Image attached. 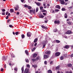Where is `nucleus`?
Here are the masks:
<instances>
[{
  "label": "nucleus",
  "instance_id": "obj_36",
  "mask_svg": "<svg viewBox=\"0 0 73 73\" xmlns=\"http://www.w3.org/2000/svg\"><path fill=\"white\" fill-rule=\"evenodd\" d=\"M60 68V66H58L56 68V69H58Z\"/></svg>",
  "mask_w": 73,
  "mask_h": 73
},
{
  "label": "nucleus",
  "instance_id": "obj_61",
  "mask_svg": "<svg viewBox=\"0 0 73 73\" xmlns=\"http://www.w3.org/2000/svg\"><path fill=\"white\" fill-rule=\"evenodd\" d=\"M14 70H16V71H17V69L16 68H15L14 69Z\"/></svg>",
  "mask_w": 73,
  "mask_h": 73
},
{
  "label": "nucleus",
  "instance_id": "obj_8",
  "mask_svg": "<svg viewBox=\"0 0 73 73\" xmlns=\"http://www.w3.org/2000/svg\"><path fill=\"white\" fill-rule=\"evenodd\" d=\"M49 57V56L48 55H44V58H48V57Z\"/></svg>",
  "mask_w": 73,
  "mask_h": 73
},
{
  "label": "nucleus",
  "instance_id": "obj_17",
  "mask_svg": "<svg viewBox=\"0 0 73 73\" xmlns=\"http://www.w3.org/2000/svg\"><path fill=\"white\" fill-rule=\"evenodd\" d=\"M60 2L61 3V4H64V3H64V0H62L61 1H60Z\"/></svg>",
  "mask_w": 73,
  "mask_h": 73
},
{
  "label": "nucleus",
  "instance_id": "obj_47",
  "mask_svg": "<svg viewBox=\"0 0 73 73\" xmlns=\"http://www.w3.org/2000/svg\"><path fill=\"white\" fill-rule=\"evenodd\" d=\"M44 63L45 65H46L47 64V62H46V61H45Z\"/></svg>",
  "mask_w": 73,
  "mask_h": 73
},
{
  "label": "nucleus",
  "instance_id": "obj_9",
  "mask_svg": "<svg viewBox=\"0 0 73 73\" xmlns=\"http://www.w3.org/2000/svg\"><path fill=\"white\" fill-rule=\"evenodd\" d=\"M30 13H35V11L33 10H30Z\"/></svg>",
  "mask_w": 73,
  "mask_h": 73
},
{
  "label": "nucleus",
  "instance_id": "obj_35",
  "mask_svg": "<svg viewBox=\"0 0 73 73\" xmlns=\"http://www.w3.org/2000/svg\"><path fill=\"white\" fill-rule=\"evenodd\" d=\"M40 10H42L43 9V7H40Z\"/></svg>",
  "mask_w": 73,
  "mask_h": 73
},
{
  "label": "nucleus",
  "instance_id": "obj_29",
  "mask_svg": "<svg viewBox=\"0 0 73 73\" xmlns=\"http://www.w3.org/2000/svg\"><path fill=\"white\" fill-rule=\"evenodd\" d=\"M56 42L57 43H60V40H56Z\"/></svg>",
  "mask_w": 73,
  "mask_h": 73
},
{
  "label": "nucleus",
  "instance_id": "obj_31",
  "mask_svg": "<svg viewBox=\"0 0 73 73\" xmlns=\"http://www.w3.org/2000/svg\"><path fill=\"white\" fill-rule=\"evenodd\" d=\"M22 38H24L25 36H24V35H21Z\"/></svg>",
  "mask_w": 73,
  "mask_h": 73
},
{
  "label": "nucleus",
  "instance_id": "obj_20",
  "mask_svg": "<svg viewBox=\"0 0 73 73\" xmlns=\"http://www.w3.org/2000/svg\"><path fill=\"white\" fill-rule=\"evenodd\" d=\"M65 48L66 49H68V48H69V46L68 45H66V46H65Z\"/></svg>",
  "mask_w": 73,
  "mask_h": 73
},
{
  "label": "nucleus",
  "instance_id": "obj_34",
  "mask_svg": "<svg viewBox=\"0 0 73 73\" xmlns=\"http://www.w3.org/2000/svg\"><path fill=\"white\" fill-rule=\"evenodd\" d=\"M25 52L28 55V51L26 50L25 51Z\"/></svg>",
  "mask_w": 73,
  "mask_h": 73
},
{
  "label": "nucleus",
  "instance_id": "obj_46",
  "mask_svg": "<svg viewBox=\"0 0 73 73\" xmlns=\"http://www.w3.org/2000/svg\"><path fill=\"white\" fill-rule=\"evenodd\" d=\"M38 59H39V57H37L36 58V60H38Z\"/></svg>",
  "mask_w": 73,
  "mask_h": 73
},
{
  "label": "nucleus",
  "instance_id": "obj_14",
  "mask_svg": "<svg viewBox=\"0 0 73 73\" xmlns=\"http://www.w3.org/2000/svg\"><path fill=\"white\" fill-rule=\"evenodd\" d=\"M37 56V54H34L33 55V57L34 58H35V57H36V56Z\"/></svg>",
  "mask_w": 73,
  "mask_h": 73
},
{
  "label": "nucleus",
  "instance_id": "obj_28",
  "mask_svg": "<svg viewBox=\"0 0 73 73\" xmlns=\"http://www.w3.org/2000/svg\"><path fill=\"white\" fill-rule=\"evenodd\" d=\"M54 32H57V29H55L54 30Z\"/></svg>",
  "mask_w": 73,
  "mask_h": 73
},
{
  "label": "nucleus",
  "instance_id": "obj_13",
  "mask_svg": "<svg viewBox=\"0 0 73 73\" xmlns=\"http://www.w3.org/2000/svg\"><path fill=\"white\" fill-rule=\"evenodd\" d=\"M41 27L42 28H43V29H47V27H45L43 25Z\"/></svg>",
  "mask_w": 73,
  "mask_h": 73
},
{
  "label": "nucleus",
  "instance_id": "obj_2",
  "mask_svg": "<svg viewBox=\"0 0 73 73\" xmlns=\"http://www.w3.org/2000/svg\"><path fill=\"white\" fill-rule=\"evenodd\" d=\"M71 33H73V32H72V31L70 30H69L66 32V34L68 35H70Z\"/></svg>",
  "mask_w": 73,
  "mask_h": 73
},
{
  "label": "nucleus",
  "instance_id": "obj_19",
  "mask_svg": "<svg viewBox=\"0 0 73 73\" xmlns=\"http://www.w3.org/2000/svg\"><path fill=\"white\" fill-rule=\"evenodd\" d=\"M19 9V6H17V8H16V7H15V11H17L18 10V9Z\"/></svg>",
  "mask_w": 73,
  "mask_h": 73
},
{
  "label": "nucleus",
  "instance_id": "obj_21",
  "mask_svg": "<svg viewBox=\"0 0 73 73\" xmlns=\"http://www.w3.org/2000/svg\"><path fill=\"white\" fill-rule=\"evenodd\" d=\"M60 59L61 60H64V56H61L60 57Z\"/></svg>",
  "mask_w": 73,
  "mask_h": 73
},
{
  "label": "nucleus",
  "instance_id": "obj_57",
  "mask_svg": "<svg viewBox=\"0 0 73 73\" xmlns=\"http://www.w3.org/2000/svg\"><path fill=\"white\" fill-rule=\"evenodd\" d=\"M6 19H8V16H6Z\"/></svg>",
  "mask_w": 73,
  "mask_h": 73
},
{
  "label": "nucleus",
  "instance_id": "obj_22",
  "mask_svg": "<svg viewBox=\"0 0 73 73\" xmlns=\"http://www.w3.org/2000/svg\"><path fill=\"white\" fill-rule=\"evenodd\" d=\"M68 66H69V67H71L72 66V64H68Z\"/></svg>",
  "mask_w": 73,
  "mask_h": 73
},
{
  "label": "nucleus",
  "instance_id": "obj_64",
  "mask_svg": "<svg viewBox=\"0 0 73 73\" xmlns=\"http://www.w3.org/2000/svg\"><path fill=\"white\" fill-rule=\"evenodd\" d=\"M43 14L44 15H46V14L45 13H43Z\"/></svg>",
  "mask_w": 73,
  "mask_h": 73
},
{
  "label": "nucleus",
  "instance_id": "obj_33",
  "mask_svg": "<svg viewBox=\"0 0 73 73\" xmlns=\"http://www.w3.org/2000/svg\"><path fill=\"white\" fill-rule=\"evenodd\" d=\"M21 70L22 72H24V67H22Z\"/></svg>",
  "mask_w": 73,
  "mask_h": 73
},
{
  "label": "nucleus",
  "instance_id": "obj_59",
  "mask_svg": "<svg viewBox=\"0 0 73 73\" xmlns=\"http://www.w3.org/2000/svg\"><path fill=\"white\" fill-rule=\"evenodd\" d=\"M10 19H8L7 20V23H9V21H10Z\"/></svg>",
  "mask_w": 73,
  "mask_h": 73
},
{
  "label": "nucleus",
  "instance_id": "obj_6",
  "mask_svg": "<svg viewBox=\"0 0 73 73\" xmlns=\"http://www.w3.org/2000/svg\"><path fill=\"white\" fill-rule=\"evenodd\" d=\"M27 35L28 37H31V33L30 32H28L27 33Z\"/></svg>",
  "mask_w": 73,
  "mask_h": 73
},
{
  "label": "nucleus",
  "instance_id": "obj_51",
  "mask_svg": "<svg viewBox=\"0 0 73 73\" xmlns=\"http://www.w3.org/2000/svg\"><path fill=\"white\" fill-rule=\"evenodd\" d=\"M42 12H46V10H43L42 11Z\"/></svg>",
  "mask_w": 73,
  "mask_h": 73
},
{
  "label": "nucleus",
  "instance_id": "obj_4",
  "mask_svg": "<svg viewBox=\"0 0 73 73\" xmlns=\"http://www.w3.org/2000/svg\"><path fill=\"white\" fill-rule=\"evenodd\" d=\"M35 3V4L37 5H38V6H40V5H41V3L39 2H36Z\"/></svg>",
  "mask_w": 73,
  "mask_h": 73
},
{
  "label": "nucleus",
  "instance_id": "obj_45",
  "mask_svg": "<svg viewBox=\"0 0 73 73\" xmlns=\"http://www.w3.org/2000/svg\"><path fill=\"white\" fill-rule=\"evenodd\" d=\"M27 68H29L30 66L29 64H27Z\"/></svg>",
  "mask_w": 73,
  "mask_h": 73
},
{
  "label": "nucleus",
  "instance_id": "obj_15",
  "mask_svg": "<svg viewBox=\"0 0 73 73\" xmlns=\"http://www.w3.org/2000/svg\"><path fill=\"white\" fill-rule=\"evenodd\" d=\"M56 8H58V9H60V6L59 5H57L56 6Z\"/></svg>",
  "mask_w": 73,
  "mask_h": 73
},
{
  "label": "nucleus",
  "instance_id": "obj_30",
  "mask_svg": "<svg viewBox=\"0 0 73 73\" xmlns=\"http://www.w3.org/2000/svg\"><path fill=\"white\" fill-rule=\"evenodd\" d=\"M38 8L36 7V12H38Z\"/></svg>",
  "mask_w": 73,
  "mask_h": 73
},
{
  "label": "nucleus",
  "instance_id": "obj_5",
  "mask_svg": "<svg viewBox=\"0 0 73 73\" xmlns=\"http://www.w3.org/2000/svg\"><path fill=\"white\" fill-rule=\"evenodd\" d=\"M24 73H29V70L26 69L24 71Z\"/></svg>",
  "mask_w": 73,
  "mask_h": 73
},
{
  "label": "nucleus",
  "instance_id": "obj_25",
  "mask_svg": "<svg viewBox=\"0 0 73 73\" xmlns=\"http://www.w3.org/2000/svg\"><path fill=\"white\" fill-rule=\"evenodd\" d=\"M11 56H12V57H15V56L13 53H11Z\"/></svg>",
  "mask_w": 73,
  "mask_h": 73
},
{
  "label": "nucleus",
  "instance_id": "obj_56",
  "mask_svg": "<svg viewBox=\"0 0 73 73\" xmlns=\"http://www.w3.org/2000/svg\"><path fill=\"white\" fill-rule=\"evenodd\" d=\"M2 15H5V12L2 13Z\"/></svg>",
  "mask_w": 73,
  "mask_h": 73
},
{
  "label": "nucleus",
  "instance_id": "obj_39",
  "mask_svg": "<svg viewBox=\"0 0 73 73\" xmlns=\"http://www.w3.org/2000/svg\"><path fill=\"white\" fill-rule=\"evenodd\" d=\"M27 7L29 9H31V6H28Z\"/></svg>",
  "mask_w": 73,
  "mask_h": 73
},
{
  "label": "nucleus",
  "instance_id": "obj_38",
  "mask_svg": "<svg viewBox=\"0 0 73 73\" xmlns=\"http://www.w3.org/2000/svg\"><path fill=\"white\" fill-rule=\"evenodd\" d=\"M15 35H19V32H16L15 33Z\"/></svg>",
  "mask_w": 73,
  "mask_h": 73
},
{
  "label": "nucleus",
  "instance_id": "obj_12",
  "mask_svg": "<svg viewBox=\"0 0 73 73\" xmlns=\"http://www.w3.org/2000/svg\"><path fill=\"white\" fill-rule=\"evenodd\" d=\"M39 16L40 17V18H43L44 17V16L42 15V14H40Z\"/></svg>",
  "mask_w": 73,
  "mask_h": 73
},
{
  "label": "nucleus",
  "instance_id": "obj_54",
  "mask_svg": "<svg viewBox=\"0 0 73 73\" xmlns=\"http://www.w3.org/2000/svg\"><path fill=\"white\" fill-rule=\"evenodd\" d=\"M8 13H9L8 11L6 12V15H8Z\"/></svg>",
  "mask_w": 73,
  "mask_h": 73
},
{
  "label": "nucleus",
  "instance_id": "obj_55",
  "mask_svg": "<svg viewBox=\"0 0 73 73\" xmlns=\"http://www.w3.org/2000/svg\"><path fill=\"white\" fill-rule=\"evenodd\" d=\"M32 60L34 62V61H36V59H32Z\"/></svg>",
  "mask_w": 73,
  "mask_h": 73
},
{
  "label": "nucleus",
  "instance_id": "obj_48",
  "mask_svg": "<svg viewBox=\"0 0 73 73\" xmlns=\"http://www.w3.org/2000/svg\"><path fill=\"white\" fill-rule=\"evenodd\" d=\"M9 27H10V28H12L13 27V26H12V25H9Z\"/></svg>",
  "mask_w": 73,
  "mask_h": 73
},
{
  "label": "nucleus",
  "instance_id": "obj_37",
  "mask_svg": "<svg viewBox=\"0 0 73 73\" xmlns=\"http://www.w3.org/2000/svg\"><path fill=\"white\" fill-rule=\"evenodd\" d=\"M60 11V10H59V9H56L55 10V12H58V11Z\"/></svg>",
  "mask_w": 73,
  "mask_h": 73
},
{
  "label": "nucleus",
  "instance_id": "obj_43",
  "mask_svg": "<svg viewBox=\"0 0 73 73\" xmlns=\"http://www.w3.org/2000/svg\"><path fill=\"white\" fill-rule=\"evenodd\" d=\"M68 9H72V6H70V7H68Z\"/></svg>",
  "mask_w": 73,
  "mask_h": 73
},
{
  "label": "nucleus",
  "instance_id": "obj_49",
  "mask_svg": "<svg viewBox=\"0 0 73 73\" xmlns=\"http://www.w3.org/2000/svg\"><path fill=\"white\" fill-rule=\"evenodd\" d=\"M53 63V61H50V64H52Z\"/></svg>",
  "mask_w": 73,
  "mask_h": 73
},
{
  "label": "nucleus",
  "instance_id": "obj_44",
  "mask_svg": "<svg viewBox=\"0 0 73 73\" xmlns=\"http://www.w3.org/2000/svg\"><path fill=\"white\" fill-rule=\"evenodd\" d=\"M62 10L63 11H65V9L64 8H62Z\"/></svg>",
  "mask_w": 73,
  "mask_h": 73
},
{
  "label": "nucleus",
  "instance_id": "obj_60",
  "mask_svg": "<svg viewBox=\"0 0 73 73\" xmlns=\"http://www.w3.org/2000/svg\"><path fill=\"white\" fill-rule=\"evenodd\" d=\"M66 54L64 55V57H66L67 56Z\"/></svg>",
  "mask_w": 73,
  "mask_h": 73
},
{
  "label": "nucleus",
  "instance_id": "obj_3",
  "mask_svg": "<svg viewBox=\"0 0 73 73\" xmlns=\"http://www.w3.org/2000/svg\"><path fill=\"white\" fill-rule=\"evenodd\" d=\"M60 54H61V53L60 52H57L55 53V56H60Z\"/></svg>",
  "mask_w": 73,
  "mask_h": 73
},
{
  "label": "nucleus",
  "instance_id": "obj_32",
  "mask_svg": "<svg viewBox=\"0 0 73 73\" xmlns=\"http://www.w3.org/2000/svg\"><path fill=\"white\" fill-rule=\"evenodd\" d=\"M67 23L68 24H69V25H70L72 24V23H71V22L69 21Z\"/></svg>",
  "mask_w": 73,
  "mask_h": 73
},
{
  "label": "nucleus",
  "instance_id": "obj_62",
  "mask_svg": "<svg viewBox=\"0 0 73 73\" xmlns=\"http://www.w3.org/2000/svg\"><path fill=\"white\" fill-rule=\"evenodd\" d=\"M52 13H54V10H52Z\"/></svg>",
  "mask_w": 73,
  "mask_h": 73
},
{
  "label": "nucleus",
  "instance_id": "obj_23",
  "mask_svg": "<svg viewBox=\"0 0 73 73\" xmlns=\"http://www.w3.org/2000/svg\"><path fill=\"white\" fill-rule=\"evenodd\" d=\"M48 73H52V71L50 70H48Z\"/></svg>",
  "mask_w": 73,
  "mask_h": 73
},
{
  "label": "nucleus",
  "instance_id": "obj_50",
  "mask_svg": "<svg viewBox=\"0 0 73 73\" xmlns=\"http://www.w3.org/2000/svg\"><path fill=\"white\" fill-rule=\"evenodd\" d=\"M20 14V13L19 12H17V15H19Z\"/></svg>",
  "mask_w": 73,
  "mask_h": 73
},
{
  "label": "nucleus",
  "instance_id": "obj_40",
  "mask_svg": "<svg viewBox=\"0 0 73 73\" xmlns=\"http://www.w3.org/2000/svg\"><path fill=\"white\" fill-rule=\"evenodd\" d=\"M2 12H5V9H2Z\"/></svg>",
  "mask_w": 73,
  "mask_h": 73
},
{
  "label": "nucleus",
  "instance_id": "obj_52",
  "mask_svg": "<svg viewBox=\"0 0 73 73\" xmlns=\"http://www.w3.org/2000/svg\"><path fill=\"white\" fill-rule=\"evenodd\" d=\"M25 7H28V5H25V6H24Z\"/></svg>",
  "mask_w": 73,
  "mask_h": 73
},
{
  "label": "nucleus",
  "instance_id": "obj_16",
  "mask_svg": "<svg viewBox=\"0 0 73 73\" xmlns=\"http://www.w3.org/2000/svg\"><path fill=\"white\" fill-rule=\"evenodd\" d=\"M10 13H13V9H11L10 10Z\"/></svg>",
  "mask_w": 73,
  "mask_h": 73
},
{
  "label": "nucleus",
  "instance_id": "obj_10",
  "mask_svg": "<svg viewBox=\"0 0 73 73\" xmlns=\"http://www.w3.org/2000/svg\"><path fill=\"white\" fill-rule=\"evenodd\" d=\"M45 53L48 54H50V51H47L45 52Z\"/></svg>",
  "mask_w": 73,
  "mask_h": 73
},
{
  "label": "nucleus",
  "instance_id": "obj_63",
  "mask_svg": "<svg viewBox=\"0 0 73 73\" xmlns=\"http://www.w3.org/2000/svg\"><path fill=\"white\" fill-rule=\"evenodd\" d=\"M3 70H4V69L2 68L1 69V72H3Z\"/></svg>",
  "mask_w": 73,
  "mask_h": 73
},
{
  "label": "nucleus",
  "instance_id": "obj_53",
  "mask_svg": "<svg viewBox=\"0 0 73 73\" xmlns=\"http://www.w3.org/2000/svg\"><path fill=\"white\" fill-rule=\"evenodd\" d=\"M71 57H73V54H72L70 56Z\"/></svg>",
  "mask_w": 73,
  "mask_h": 73
},
{
  "label": "nucleus",
  "instance_id": "obj_24",
  "mask_svg": "<svg viewBox=\"0 0 73 73\" xmlns=\"http://www.w3.org/2000/svg\"><path fill=\"white\" fill-rule=\"evenodd\" d=\"M64 17L66 19V18L68 17V15H67V14L66 13H65L64 15Z\"/></svg>",
  "mask_w": 73,
  "mask_h": 73
},
{
  "label": "nucleus",
  "instance_id": "obj_7",
  "mask_svg": "<svg viewBox=\"0 0 73 73\" xmlns=\"http://www.w3.org/2000/svg\"><path fill=\"white\" fill-rule=\"evenodd\" d=\"M7 59V56H6L5 57L3 56L2 58V60L4 61H5Z\"/></svg>",
  "mask_w": 73,
  "mask_h": 73
},
{
  "label": "nucleus",
  "instance_id": "obj_42",
  "mask_svg": "<svg viewBox=\"0 0 73 73\" xmlns=\"http://www.w3.org/2000/svg\"><path fill=\"white\" fill-rule=\"evenodd\" d=\"M35 49H36V48H33V49L32 50V52H33V51H34Z\"/></svg>",
  "mask_w": 73,
  "mask_h": 73
},
{
  "label": "nucleus",
  "instance_id": "obj_18",
  "mask_svg": "<svg viewBox=\"0 0 73 73\" xmlns=\"http://www.w3.org/2000/svg\"><path fill=\"white\" fill-rule=\"evenodd\" d=\"M33 67H34V68H37V65L36 64L35 65H32Z\"/></svg>",
  "mask_w": 73,
  "mask_h": 73
},
{
  "label": "nucleus",
  "instance_id": "obj_1",
  "mask_svg": "<svg viewBox=\"0 0 73 73\" xmlns=\"http://www.w3.org/2000/svg\"><path fill=\"white\" fill-rule=\"evenodd\" d=\"M48 43V41L47 40H46L45 41H44L43 42V48H45V45Z\"/></svg>",
  "mask_w": 73,
  "mask_h": 73
},
{
  "label": "nucleus",
  "instance_id": "obj_26",
  "mask_svg": "<svg viewBox=\"0 0 73 73\" xmlns=\"http://www.w3.org/2000/svg\"><path fill=\"white\" fill-rule=\"evenodd\" d=\"M25 61L26 62H29V60L28 59H25Z\"/></svg>",
  "mask_w": 73,
  "mask_h": 73
},
{
  "label": "nucleus",
  "instance_id": "obj_58",
  "mask_svg": "<svg viewBox=\"0 0 73 73\" xmlns=\"http://www.w3.org/2000/svg\"><path fill=\"white\" fill-rule=\"evenodd\" d=\"M37 43H35L34 44V46H36V45H37Z\"/></svg>",
  "mask_w": 73,
  "mask_h": 73
},
{
  "label": "nucleus",
  "instance_id": "obj_11",
  "mask_svg": "<svg viewBox=\"0 0 73 73\" xmlns=\"http://www.w3.org/2000/svg\"><path fill=\"white\" fill-rule=\"evenodd\" d=\"M55 24H59L60 21H55L54 22Z\"/></svg>",
  "mask_w": 73,
  "mask_h": 73
},
{
  "label": "nucleus",
  "instance_id": "obj_27",
  "mask_svg": "<svg viewBox=\"0 0 73 73\" xmlns=\"http://www.w3.org/2000/svg\"><path fill=\"white\" fill-rule=\"evenodd\" d=\"M37 41V38H36L35 39L34 42H36Z\"/></svg>",
  "mask_w": 73,
  "mask_h": 73
},
{
  "label": "nucleus",
  "instance_id": "obj_41",
  "mask_svg": "<svg viewBox=\"0 0 73 73\" xmlns=\"http://www.w3.org/2000/svg\"><path fill=\"white\" fill-rule=\"evenodd\" d=\"M66 73H72V71H71L69 72V71H67L66 72Z\"/></svg>",
  "mask_w": 73,
  "mask_h": 73
}]
</instances>
